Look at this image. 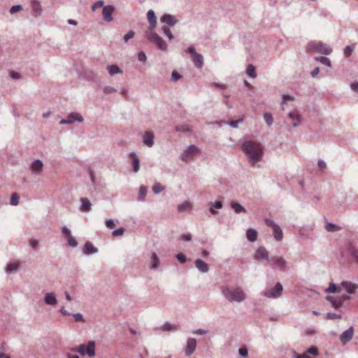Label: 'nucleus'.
Here are the masks:
<instances>
[{
	"label": "nucleus",
	"instance_id": "nucleus-32",
	"mask_svg": "<svg viewBox=\"0 0 358 358\" xmlns=\"http://www.w3.org/2000/svg\"><path fill=\"white\" fill-rule=\"evenodd\" d=\"M178 212L184 213V212H190L191 210V203L189 201H184L177 207Z\"/></svg>",
	"mask_w": 358,
	"mask_h": 358
},
{
	"label": "nucleus",
	"instance_id": "nucleus-53",
	"mask_svg": "<svg viewBox=\"0 0 358 358\" xmlns=\"http://www.w3.org/2000/svg\"><path fill=\"white\" fill-rule=\"evenodd\" d=\"M116 92V90L113 87L106 86L103 87V93L106 94H111Z\"/></svg>",
	"mask_w": 358,
	"mask_h": 358
},
{
	"label": "nucleus",
	"instance_id": "nucleus-46",
	"mask_svg": "<svg viewBox=\"0 0 358 358\" xmlns=\"http://www.w3.org/2000/svg\"><path fill=\"white\" fill-rule=\"evenodd\" d=\"M354 51V45H347L345 48V50H343V54H345V57H348L352 55V52Z\"/></svg>",
	"mask_w": 358,
	"mask_h": 358
},
{
	"label": "nucleus",
	"instance_id": "nucleus-19",
	"mask_svg": "<svg viewBox=\"0 0 358 358\" xmlns=\"http://www.w3.org/2000/svg\"><path fill=\"white\" fill-rule=\"evenodd\" d=\"M142 142L144 145L151 148L154 145V134L151 131H147L142 136Z\"/></svg>",
	"mask_w": 358,
	"mask_h": 358
},
{
	"label": "nucleus",
	"instance_id": "nucleus-31",
	"mask_svg": "<svg viewBox=\"0 0 358 358\" xmlns=\"http://www.w3.org/2000/svg\"><path fill=\"white\" fill-rule=\"evenodd\" d=\"M80 210L83 212H88L92 209V204L90 201L87 198H81L80 199Z\"/></svg>",
	"mask_w": 358,
	"mask_h": 358
},
{
	"label": "nucleus",
	"instance_id": "nucleus-7",
	"mask_svg": "<svg viewBox=\"0 0 358 358\" xmlns=\"http://www.w3.org/2000/svg\"><path fill=\"white\" fill-rule=\"evenodd\" d=\"M282 285L276 282L273 287L264 290L263 295L267 299H275L282 295Z\"/></svg>",
	"mask_w": 358,
	"mask_h": 358
},
{
	"label": "nucleus",
	"instance_id": "nucleus-47",
	"mask_svg": "<svg viewBox=\"0 0 358 358\" xmlns=\"http://www.w3.org/2000/svg\"><path fill=\"white\" fill-rule=\"evenodd\" d=\"M10 205L13 206H17L18 205V195L17 193H14L11 195V199H10Z\"/></svg>",
	"mask_w": 358,
	"mask_h": 358
},
{
	"label": "nucleus",
	"instance_id": "nucleus-20",
	"mask_svg": "<svg viewBox=\"0 0 358 358\" xmlns=\"http://www.w3.org/2000/svg\"><path fill=\"white\" fill-rule=\"evenodd\" d=\"M160 260L159 257L155 252L150 254V264H149V268L157 271L159 268Z\"/></svg>",
	"mask_w": 358,
	"mask_h": 358
},
{
	"label": "nucleus",
	"instance_id": "nucleus-41",
	"mask_svg": "<svg viewBox=\"0 0 358 358\" xmlns=\"http://www.w3.org/2000/svg\"><path fill=\"white\" fill-rule=\"evenodd\" d=\"M316 61L324 64V66L327 67L331 66V62H330V60L329 58L326 57H319L316 58Z\"/></svg>",
	"mask_w": 358,
	"mask_h": 358
},
{
	"label": "nucleus",
	"instance_id": "nucleus-1",
	"mask_svg": "<svg viewBox=\"0 0 358 358\" xmlns=\"http://www.w3.org/2000/svg\"><path fill=\"white\" fill-rule=\"evenodd\" d=\"M241 148L245 157H247L249 164L255 166L262 160V157H264V146H262L259 141L245 139L241 142Z\"/></svg>",
	"mask_w": 358,
	"mask_h": 358
},
{
	"label": "nucleus",
	"instance_id": "nucleus-18",
	"mask_svg": "<svg viewBox=\"0 0 358 358\" xmlns=\"http://www.w3.org/2000/svg\"><path fill=\"white\" fill-rule=\"evenodd\" d=\"M352 336H354V328L351 327L340 335V342L345 344L352 340Z\"/></svg>",
	"mask_w": 358,
	"mask_h": 358
},
{
	"label": "nucleus",
	"instance_id": "nucleus-44",
	"mask_svg": "<svg viewBox=\"0 0 358 358\" xmlns=\"http://www.w3.org/2000/svg\"><path fill=\"white\" fill-rule=\"evenodd\" d=\"M176 131L177 132L187 133L190 131V129L187 125L183 124L176 127Z\"/></svg>",
	"mask_w": 358,
	"mask_h": 358
},
{
	"label": "nucleus",
	"instance_id": "nucleus-28",
	"mask_svg": "<svg viewBox=\"0 0 358 358\" xmlns=\"http://www.w3.org/2000/svg\"><path fill=\"white\" fill-rule=\"evenodd\" d=\"M245 237H247L248 241L255 243L257 239V232L255 229L249 228L245 231Z\"/></svg>",
	"mask_w": 358,
	"mask_h": 358
},
{
	"label": "nucleus",
	"instance_id": "nucleus-30",
	"mask_svg": "<svg viewBox=\"0 0 358 358\" xmlns=\"http://www.w3.org/2000/svg\"><path fill=\"white\" fill-rule=\"evenodd\" d=\"M31 8L32 11H34V16L38 17L41 14V4L38 1L33 0L31 1Z\"/></svg>",
	"mask_w": 358,
	"mask_h": 358
},
{
	"label": "nucleus",
	"instance_id": "nucleus-42",
	"mask_svg": "<svg viewBox=\"0 0 358 358\" xmlns=\"http://www.w3.org/2000/svg\"><path fill=\"white\" fill-rule=\"evenodd\" d=\"M164 189V187L162 185V184H160L159 182L155 183V185H153L152 187L153 193H155V194H158L159 193L163 192Z\"/></svg>",
	"mask_w": 358,
	"mask_h": 358
},
{
	"label": "nucleus",
	"instance_id": "nucleus-64",
	"mask_svg": "<svg viewBox=\"0 0 358 358\" xmlns=\"http://www.w3.org/2000/svg\"><path fill=\"white\" fill-rule=\"evenodd\" d=\"M350 87H351V90H353V92L358 93V82L354 81V83H351L350 85Z\"/></svg>",
	"mask_w": 358,
	"mask_h": 358
},
{
	"label": "nucleus",
	"instance_id": "nucleus-50",
	"mask_svg": "<svg viewBox=\"0 0 358 358\" xmlns=\"http://www.w3.org/2000/svg\"><path fill=\"white\" fill-rule=\"evenodd\" d=\"M22 10V7L21 5L20 4H17V5H15V6H13V7H11V8H10V13H11V15H14L20 11H21Z\"/></svg>",
	"mask_w": 358,
	"mask_h": 358
},
{
	"label": "nucleus",
	"instance_id": "nucleus-48",
	"mask_svg": "<svg viewBox=\"0 0 358 358\" xmlns=\"http://www.w3.org/2000/svg\"><path fill=\"white\" fill-rule=\"evenodd\" d=\"M349 252L352 258H353L355 262H358V250H356L354 248H350Z\"/></svg>",
	"mask_w": 358,
	"mask_h": 358
},
{
	"label": "nucleus",
	"instance_id": "nucleus-36",
	"mask_svg": "<svg viewBox=\"0 0 358 358\" xmlns=\"http://www.w3.org/2000/svg\"><path fill=\"white\" fill-rule=\"evenodd\" d=\"M245 73H247L248 76L252 78H255L256 76H257V74L256 73L255 66H254L252 64L248 65L247 69H245Z\"/></svg>",
	"mask_w": 358,
	"mask_h": 358
},
{
	"label": "nucleus",
	"instance_id": "nucleus-10",
	"mask_svg": "<svg viewBox=\"0 0 358 358\" xmlns=\"http://www.w3.org/2000/svg\"><path fill=\"white\" fill-rule=\"evenodd\" d=\"M44 169V164H43V162L39 159H36L34 161H32L31 163H30L29 165V170L30 173H31V175L34 176H38L43 173V170Z\"/></svg>",
	"mask_w": 358,
	"mask_h": 358
},
{
	"label": "nucleus",
	"instance_id": "nucleus-33",
	"mask_svg": "<svg viewBox=\"0 0 358 358\" xmlns=\"http://www.w3.org/2000/svg\"><path fill=\"white\" fill-rule=\"evenodd\" d=\"M230 206L231 208H232L233 210H234V213L236 214L245 213V208L238 203L233 201L231 203Z\"/></svg>",
	"mask_w": 358,
	"mask_h": 358
},
{
	"label": "nucleus",
	"instance_id": "nucleus-17",
	"mask_svg": "<svg viewBox=\"0 0 358 358\" xmlns=\"http://www.w3.org/2000/svg\"><path fill=\"white\" fill-rule=\"evenodd\" d=\"M44 303L48 306H56L57 304V295L54 292L45 293L43 297Z\"/></svg>",
	"mask_w": 358,
	"mask_h": 358
},
{
	"label": "nucleus",
	"instance_id": "nucleus-40",
	"mask_svg": "<svg viewBox=\"0 0 358 358\" xmlns=\"http://www.w3.org/2000/svg\"><path fill=\"white\" fill-rule=\"evenodd\" d=\"M159 329L163 331H174L176 330V326L169 322H165Z\"/></svg>",
	"mask_w": 358,
	"mask_h": 358
},
{
	"label": "nucleus",
	"instance_id": "nucleus-29",
	"mask_svg": "<svg viewBox=\"0 0 358 358\" xmlns=\"http://www.w3.org/2000/svg\"><path fill=\"white\" fill-rule=\"evenodd\" d=\"M130 156L132 158V171L133 173H138L139 171V159L136 153L134 152H130Z\"/></svg>",
	"mask_w": 358,
	"mask_h": 358
},
{
	"label": "nucleus",
	"instance_id": "nucleus-24",
	"mask_svg": "<svg viewBox=\"0 0 358 358\" xmlns=\"http://www.w3.org/2000/svg\"><path fill=\"white\" fill-rule=\"evenodd\" d=\"M83 254L85 255H93L98 252V249H96L91 243L87 242L83 246Z\"/></svg>",
	"mask_w": 358,
	"mask_h": 358
},
{
	"label": "nucleus",
	"instance_id": "nucleus-52",
	"mask_svg": "<svg viewBox=\"0 0 358 358\" xmlns=\"http://www.w3.org/2000/svg\"><path fill=\"white\" fill-rule=\"evenodd\" d=\"M134 35V31H133L132 30L129 31L128 32H127L126 34L124 35V41L127 43L129 39L133 38Z\"/></svg>",
	"mask_w": 358,
	"mask_h": 358
},
{
	"label": "nucleus",
	"instance_id": "nucleus-59",
	"mask_svg": "<svg viewBox=\"0 0 358 358\" xmlns=\"http://www.w3.org/2000/svg\"><path fill=\"white\" fill-rule=\"evenodd\" d=\"M327 320L340 319L341 315L337 313H329L327 314Z\"/></svg>",
	"mask_w": 358,
	"mask_h": 358
},
{
	"label": "nucleus",
	"instance_id": "nucleus-58",
	"mask_svg": "<svg viewBox=\"0 0 358 358\" xmlns=\"http://www.w3.org/2000/svg\"><path fill=\"white\" fill-rule=\"evenodd\" d=\"M292 98V96L289 94H284L283 95H282V109H284V106L285 105H286V101L289 99H291Z\"/></svg>",
	"mask_w": 358,
	"mask_h": 358
},
{
	"label": "nucleus",
	"instance_id": "nucleus-49",
	"mask_svg": "<svg viewBox=\"0 0 358 358\" xmlns=\"http://www.w3.org/2000/svg\"><path fill=\"white\" fill-rule=\"evenodd\" d=\"M67 244L72 248H75L78 245V243L73 236L67 237Z\"/></svg>",
	"mask_w": 358,
	"mask_h": 358
},
{
	"label": "nucleus",
	"instance_id": "nucleus-54",
	"mask_svg": "<svg viewBox=\"0 0 358 358\" xmlns=\"http://www.w3.org/2000/svg\"><path fill=\"white\" fill-rule=\"evenodd\" d=\"M124 231V228L120 227L112 232V234H113L114 237L121 236L123 234V232Z\"/></svg>",
	"mask_w": 358,
	"mask_h": 358
},
{
	"label": "nucleus",
	"instance_id": "nucleus-12",
	"mask_svg": "<svg viewBox=\"0 0 358 358\" xmlns=\"http://www.w3.org/2000/svg\"><path fill=\"white\" fill-rule=\"evenodd\" d=\"M196 341L194 338H188L186 341L185 350H184V354L187 357L192 355L196 350Z\"/></svg>",
	"mask_w": 358,
	"mask_h": 358
},
{
	"label": "nucleus",
	"instance_id": "nucleus-43",
	"mask_svg": "<svg viewBox=\"0 0 358 358\" xmlns=\"http://www.w3.org/2000/svg\"><path fill=\"white\" fill-rule=\"evenodd\" d=\"M162 32L164 33V34H165V36H166V37H167V38H169V40L171 41L173 39V35H172L171 31H170V29L169 27H167L166 26H163L162 27Z\"/></svg>",
	"mask_w": 358,
	"mask_h": 358
},
{
	"label": "nucleus",
	"instance_id": "nucleus-37",
	"mask_svg": "<svg viewBox=\"0 0 358 358\" xmlns=\"http://www.w3.org/2000/svg\"><path fill=\"white\" fill-rule=\"evenodd\" d=\"M243 122V119L241 118V119H238V120L232 121V122H222L221 123L215 122L213 124H220V126H221V124L229 125L233 128H237L238 124Z\"/></svg>",
	"mask_w": 358,
	"mask_h": 358
},
{
	"label": "nucleus",
	"instance_id": "nucleus-61",
	"mask_svg": "<svg viewBox=\"0 0 358 358\" xmlns=\"http://www.w3.org/2000/svg\"><path fill=\"white\" fill-rule=\"evenodd\" d=\"M29 246L32 248V250H35L38 247V241L36 239H30L29 241Z\"/></svg>",
	"mask_w": 358,
	"mask_h": 358
},
{
	"label": "nucleus",
	"instance_id": "nucleus-4",
	"mask_svg": "<svg viewBox=\"0 0 358 358\" xmlns=\"http://www.w3.org/2000/svg\"><path fill=\"white\" fill-rule=\"evenodd\" d=\"M308 51L329 55L331 54L332 50L329 45L322 42L311 41L308 44Z\"/></svg>",
	"mask_w": 358,
	"mask_h": 358
},
{
	"label": "nucleus",
	"instance_id": "nucleus-9",
	"mask_svg": "<svg viewBox=\"0 0 358 358\" xmlns=\"http://www.w3.org/2000/svg\"><path fill=\"white\" fill-rule=\"evenodd\" d=\"M266 225L271 227L272 235H273L274 239L278 242H281L282 240V231L279 225L276 224L271 219H265Z\"/></svg>",
	"mask_w": 358,
	"mask_h": 358
},
{
	"label": "nucleus",
	"instance_id": "nucleus-26",
	"mask_svg": "<svg viewBox=\"0 0 358 358\" xmlns=\"http://www.w3.org/2000/svg\"><path fill=\"white\" fill-rule=\"evenodd\" d=\"M195 266L197 268L198 271H199L202 273H206L208 272L209 268L208 264H207L204 261L201 259H197L195 261Z\"/></svg>",
	"mask_w": 358,
	"mask_h": 358
},
{
	"label": "nucleus",
	"instance_id": "nucleus-23",
	"mask_svg": "<svg viewBox=\"0 0 358 358\" xmlns=\"http://www.w3.org/2000/svg\"><path fill=\"white\" fill-rule=\"evenodd\" d=\"M288 118L292 120V127H296L301 124V116H299L296 110L290 111L288 113Z\"/></svg>",
	"mask_w": 358,
	"mask_h": 358
},
{
	"label": "nucleus",
	"instance_id": "nucleus-51",
	"mask_svg": "<svg viewBox=\"0 0 358 358\" xmlns=\"http://www.w3.org/2000/svg\"><path fill=\"white\" fill-rule=\"evenodd\" d=\"M176 259H177L178 262L180 264H184L186 262V256L182 252H179L176 255Z\"/></svg>",
	"mask_w": 358,
	"mask_h": 358
},
{
	"label": "nucleus",
	"instance_id": "nucleus-8",
	"mask_svg": "<svg viewBox=\"0 0 358 358\" xmlns=\"http://www.w3.org/2000/svg\"><path fill=\"white\" fill-rule=\"evenodd\" d=\"M83 122V117L80 113L77 112H72L67 115L66 118L61 120L59 124L61 125H71L76 122L80 123Z\"/></svg>",
	"mask_w": 358,
	"mask_h": 358
},
{
	"label": "nucleus",
	"instance_id": "nucleus-6",
	"mask_svg": "<svg viewBox=\"0 0 358 358\" xmlns=\"http://www.w3.org/2000/svg\"><path fill=\"white\" fill-rule=\"evenodd\" d=\"M147 39L157 46V49L162 51L167 50V43L155 32H150L147 34Z\"/></svg>",
	"mask_w": 358,
	"mask_h": 358
},
{
	"label": "nucleus",
	"instance_id": "nucleus-35",
	"mask_svg": "<svg viewBox=\"0 0 358 358\" xmlns=\"http://www.w3.org/2000/svg\"><path fill=\"white\" fill-rule=\"evenodd\" d=\"M341 291L340 286L335 285L334 282L329 283V287L325 289V292L329 294L339 293Z\"/></svg>",
	"mask_w": 358,
	"mask_h": 358
},
{
	"label": "nucleus",
	"instance_id": "nucleus-45",
	"mask_svg": "<svg viewBox=\"0 0 358 358\" xmlns=\"http://www.w3.org/2000/svg\"><path fill=\"white\" fill-rule=\"evenodd\" d=\"M264 120H265L266 124H267L268 126H271L273 124V119L272 115L269 113H264Z\"/></svg>",
	"mask_w": 358,
	"mask_h": 358
},
{
	"label": "nucleus",
	"instance_id": "nucleus-3",
	"mask_svg": "<svg viewBox=\"0 0 358 358\" xmlns=\"http://www.w3.org/2000/svg\"><path fill=\"white\" fill-rule=\"evenodd\" d=\"M71 352H77L83 357H94V355H96L94 342V341H90L87 343L80 344L78 348L71 349Z\"/></svg>",
	"mask_w": 358,
	"mask_h": 358
},
{
	"label": "nucleus",
	"instance_id": "nucleus-15",
	"mask_svg": "<svg viewBox=\"0 0 358 358\" xmlns=\"http://www.w3.org/2000/svg\"><path fill=\"white\" fill-rule=\"evenodd\" d=\"M270 261L274 263L275 267L282 272H285L287 270V262L284 258L281 257H273L270 259Z\"/></svg>",
	"mask_w": 358,
	"mask_h": 358
},
{
	"label": "nucleus",
	"instance_id": "nucleus-2",
	"mask_svg": "<svg viewBox=\"0 0 358 358\" xmlns=\"http://www.w3.org/2000/svg\"><path fill=\"white\" fill-rule=\"evenodd\" d=\"M221 294L230 303H242L248 296L245 291L241 287H224Z\"/></svg>",
	"mask_w": 358,
	"mask_h": 358
},
{
	"label": "nucleus",
	"instance_id": "nucleus-39",
	"mask_svg": "<svg viewBox=\"0 0 358 358\" xmlns=\"http://www.w3.org/2000/svg\"><path fill=\"white\" fill-rule=\"evenodd\" d=\"M145 195H147V187L142 185L140 187V189H138V201L143 202Z\"/></svg>",
	"mask_w": 358,
	"mask_h": 358
},
{
	"label": "nucleus",
	"instance_id": "nucleus-38",
	"mask_svg": "<svg viewBox=\"0 0 358 358\" xmlns=\"http://www.w3.org/2000/svg\"><path fill=\"white\" fill-rule=\"evenodd\" d=\"M324 228L325 230H327L328 232H335L340 230L341 229L340 227L337 224L331 222H327V224H325Z\"/></svg>",
	"mask_w": 358,
	"mask_h": 358
},
{
	"label": "nucleus",
	"instance_id": "nucleus-22",
	"mask_svg": "<svg viewBox=\"0 0 358 358\" xmlns=\"http://www.w3.org/2000/svg\"><path fill=\"white\" fill-rule=\"evenodd\" d=\"M255 259L257 261H260L262 259H268V251L266 250V248L264 247H259L257 248V251H255Z\"/></svg>",
	"mask_w": 358,
	"mask_h": 358
},
{
	"label": "nucleus",
	"instance_id": "nucleus-62",
	"mask_svg": "<svg viewBox=\"0 0 358 358\" xmlns=\"http://www.w3.org/2000/svg\"><path fill=\"white\" fill-rule=\"evenodd\" d=\"M106 226H107L108 229H114V220H113L112 219H108L107 220H106Z\"/></svg>",
	"mask_w": 358,
	"mask_h": 358
},
{
	"label": "nucleus",
	"instance_id": "nucleus-55",
	"mask_svg": "<svg viewBox=\"0 0 358 358\" xmlns=\"http://www.w3.org/2000/svg\"><path fill=\"white\" fill-rule=\"evenodd\" d=\"M103 5H104V1L99 0L92 6V10L94 11L96 8H103L104 6Z\"/></svg>",
	"mask_w": 358,
	"mask_h": 358
},
{
	"label": "nucleus",
	"instance_id": "nucleus-11",
	"mask_svg": "<svg viewBox=\"0 0 358 358\" xmlns=\"http://www.w3.org/2000/svg\"><path fill=\"white\" fill-rule=\"evenodd\" d=\"M188 53L193 57V62L195 64L196 67L201 69L203 66V56L202 55L197 53L194 46H189L187 48Z\"/></svg>",
	"mask_w": 358,
	"mask_h": 358
},
{
	"label": "nucleus",
	"instance_id": "nucleus-63",
	"mask_svg": "<svg viewBox=\"0 0 358 358\" xmlns=\"http://www.w3.org/2000/svg\"><path fill=\"white\" fill-rule=\"evenodd\" d=\"M138 60L143 62L147 60V57L143 52H140L138 53Z\"/></svg>",
	"mask_w": 358,
	"mask_h": 358
},
{
	"label": "nucleus",
	"instance_id": "nucleus-60",
	"mask_svg": "<svg viewBox=\"0 0 358 358\" xmlns=\"http://www.w3.org/2000/svg\"><path fill=\"white\" fill-rule=\"evenodd\" d=\"M238 355L242 357H246L248 356V349L245 347L239 348Z\"/></svg>",
	"mask_w": 358,
	"mask_h": 358
},
{
	"label": "nucleus",
	"instance_id": "nucleus-13",
	"mask_svg": "<svg viewBox=\"0 0 358 358\" xmlns=\"http://www.w3.org/2000/svg\"><path fill=\"white\" fill-rule=\"evenodd\" d=\"M348 299V296H343L341 297H334L331 296H327V301H329V303H331V307H333L335 309L340 308L341 306H342L343 301Z\"/></svg>",
	"mask_w": 358,
	"mask_h": 358
},
{
	"label": "nucleus",
	"instance_id": "nucleus-16",
	"mask_svg": "<svg viewBox=\"0 0 358 358\" xmlns=\"http://www.w3.org/2000/svg\"><path fill=\"white\" fill-rule=\"evenodd\" d=\"M114 12V6L108 5L102 8V18L106 22H110L113 21L112 13Z\"/></svg>",
	"mask_w": 358,
	"mask_h": 358
},
{
	"label": "nucleus",
	"instance_id": "nucleus-34",
	"mask_svg": "<svg viewBox=\"0 0 358 358\" xmlns=\"http://www.w3.org/2000/svg\"><path fill=\"white\" fill-rule=\"evenodd\" d=\"M107 71L110 75L113 76L115 74H122V70L120 69L117 65H108L107 66Z\"/></svg>",
	"mask_w": 358,
	"mask_h": 358
},
{
	"label": "nucleus",
	"instance_id": "nucleus-57",
	"mask_svg": "<svg viewBox=\"0 0 358 358\" xmlns=\"http://www.w3.org/2000/svg\"><path fill=\"white\" fill-rule=\"evenodd\" d=\"M73 317H74L75 321L77 322H84V317L81 313H74L73 314Z\"/></svg>",
	"mask_w": 358,
	"mask_h": 358
},
{
	"label": "nucleus",
	"instance_id": "nucleus-25",
	"mask_svg": "<svg viewBox=\"0 0 358 358\" xmlns=\"http://www.w3.org/2000/svg\"><path fill=\"white\" fill-rule=\"evenodd\" d=\"M20 264L19 262H11L5 267V272L7 274H12L20 269Z\"/></svg>",
	"mask_w": 358,
	"mask_h": 358
},
{
	"label": "nucleus",
	"instance_id": "nucleus-5",
	"mask_svg": "<svg viewBox=\"0 0 358 358\" xmlns=\"http://www.w3.org/2000/svg\"><path fill=\"white\" fill-rule=\"evenodd\" d=\"M200 149L197 146L194 145H188L182 151L180 159L183 162H187L198 155Z\"/></svg>",
	"mask_w": 358,
	"mask_h": 358
},
{
	"label": "nucleus",
	"instance_id": "nucleus-14",
	"mask_svg": "<svg viewBox=\"0 0 358 358\" xmlns=\"http://www.w3.org/2000/svg\"><path fill=\"white\" fill-rule=\"evenodd\" d=\"M340 287L349 294H354L358 290V285L349 281H343L340 283Z\"/></svg>",
	"mask_w": 358,
	"mask_h": 358
},
{
	"label": "nucleus",
	"instance_id": "nucleus-27",
	"mask_svg": "<svg viewBox=\"0 0 358 358\" xmlns=\"http://www.w3.org/2000/svg\"><path fill=\"white\" fill-rule=\"evenodd\" d=\"M147 20H148L149 25H150L149 28H150L151 30L155 29L156 27V17L153 10H149L148 12H147Z\"/></svg>",
	"mask_w": 358,
	"mask_h": 358
},
{
	"label": "nucleus",
	"instance_id": "nucleus-56",
	"mask_svg": "<svg viewBox=\"0 0 358 358\" xmlns=\"http://www.w3.org/2000/svg\"><path fill=\"white\" fill-rule=\"evenodd\" d=\"M308 353L313 356L319 355V352L317 351V348L315 346L309 347V348L308 349Z\"/></svg>",
	"mask_w": 358,
	"mask_h": 358
},
{
	"label": "nucleus",
	"instance_id": "nucleus-21",
	"mask_svg": "<svg viewBox=\"0 0 358 358\" xmlns=\"http://www.w3.org/2000/svg\"><path fill=\"white\" fill-rule=\"evenodd\" d=\"M161 22L164 23L170 27H173L178 23V20L173 15L170 14H164L161 17Z\"/></svg>",
	"mask_w": 358,
	"mask_h": 358
}]
</instances>
